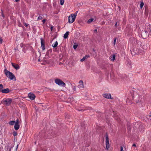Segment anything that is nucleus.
Here are the masks:
<instances>
[{"instance_id":"obj_1","label":"nucleus","mask_w":151,"mask_h":151,"mask_svg":"<svg viewBox=\"0 0 151 151\" xmlns=\"http://www.w3.org/2000/svg\"><path fill=\"white\" fill-rule=\"evenodd\" d=\"M55 82L56 84L61 86L64 87L66 85L65 83L59 78L55 79Z\"/></svg>"},{"instance_id":"obj_2","label":"nucleus","mask_w":151,"mask_h":151,"mask_svg":"<svg viewBox=\"0 0 151 151\" xmlns=\"http://www.w3.org/2000/svg\"><path fill=\"white\" fill-rule=\"evenodd\" d=\"M76 14H71L68 17V22L70 23H72L75 21Z\"/></svg>"},{"instance_id":"obj_3","label":"nucleus","mask_w":151,"mask_h":151,"mask_svg":"<svg viewBox=\"0 0 151 151\" xmlns=\"http://www.w3.org/2000/svg\"><path fill=\"white\" fill-rule=\"evenodd\" d=\"M3 101L5 105L8 106L11 104L12 101V99L10 98L4 99Z\"/></svg>"},{"instance_id":"obj_4","label":"nucleus","mask_w":151,"mask_h":151,"mask_svg":"<svg viewBox=\"0 0 151 151\" xmlns=\"http://www.w3.org/2000/svg\"><path fill=\"white\" fill-rule=\"evenodd\" d=\"M41 47L42 50L44 51L45 49V42L42 38H40Z\"/></svg>"},{"instance_id":"obj_5","label":"nucleus","mask_w":151,"mask_h":151,"mask_svg":"<svg viewBox=\"0 0 151 151\" xmlns=\"http://www.w3.org/2000/svg\"><path fill=\"white\" fill-rule=\"evenodd\" d=\"M9 78L11 80H13L14 79H15V80H16V78L14 75L13 73L11 72H9L8 75Z\"/></svg>"},{"instance_id":"obj_6","label":"nucleus","mask_w":151,"mask_h":151,"mask_svg":"<svg viewBox=\"0 0 151 151\" xmlns=\"http://www.w3.org/2000/svg\"><path fill=\"white\" fill-rule=\"evenodd\" d=\"M79 83V84L78 86V87L81 89H82L84 88L83 81L82 80H80Z\"/></svg>"},{"instance_id":"obj_7","label":"nucleus","mask_w":151,"mask_h":151,"mask_svg":"<svg viewBox=\"0 0 151 151\" xmlns=\"http://www.w3.org/2000/svg\"><path fill=\"white\" fill-rule=\"evenodd\" d=\"M147 32L146 31L142 32L141 35L143 39H146L147 37Z\"/></svg>"},{"instance_id":"obj_8","label":"nucleus","mask_w":151,"mask_h":151,"mask_svg":"<svg viewBox=\"0 0 151 151\" xmlns=\"http://www.w3.org/2000/svg\"><path fill=\"white\" fill-rule=\"evenodd\" d=\"M29 97L32 100H33L35 99V95L33 93H29L28 94Z\"/></svg>"},{"instance_id":"obj_9","label":"nucleus","mask_w":151,"mask_h":151,"mask_svg":"<svg viewBox=\"0 0 151 151\" xmlns=\"http://www.w3.org/2000/svg\"><path fill=\"white\" fill-rule=\"evenodd\" d=\"M104 97L108 99H112L113 98H111V95L109 93H106L104 94Z\"/></svg>"},{"instance_id":"obj_10","label":"nucleus","mask_w":151,"mask_h":151,"mask_svg":"<svg viewBox=\"0 0 151 151\" xmlns=\"http://www.w3.org/2000/svg\"><path fill=\"white\" fill-rule=\"evenodd\" d=\"M12 66L16 69L18 70L20 68L18 65L12 63H11Z\"/></svg>"},{"instance_id":"obj_11","label":"nucleus","mask_w":151,"mask_h":151,"mask_svg":"<svg viewBox=\"0 0 151 151\" xmlns=\"http://www.w3.org/2000/svg\"><path fill=\"white\" fill-rule=\"evenodd\" d=\"M10 92V90L9 88H6L5 89H3L1 91V92L4 93H7Z\"/></svg>"},{"instance_id":"obj_12","label":"nucleus","mask_w":151,"mask_h":151,"mask_svg":"<svg viewBox=\"0 0 151 151\" xmlns=\"http://www.w3.org/2000/svg\"><path fill=\"white\" fill-rule=\"evenodd\" d=\"M14 128L15 130H17L19 129V124H15L14 126Z\"/></svg>"},{"instance_id":"obj_13","label":"nucleus","mask_w":151,"mask_h":151,"mask_svg":"<svg viewBox=\"0 0 151 151\" xmlns=\"http://www.w3.org/2000/svg\"><path fill=\"white\" fill-rule=\"evenodd\" d=\"M69 32H67L64 35L63 37L64 39H66L68 37L69 35Z\"/></svg>"},{"instance_id":"obj_14","label":"nucleus","mask_w":151,"mask_h":151,"mask_svg":"<svg viewBox=\"0 0 151 151\" xmlns=\"http://www.w3.org/2000/svg\"><path fill=\"white\" fill-rule=\"evenodd\" d=\"M93 19H94L93 18H91L87 21V23L88 24L91 23L93 21Z\"/></svg>"},{"instance_id":"obj_15","label":"nucleus","mask_w":151,"mask_h":151,"mask_svg":"<svg viewBox=\"0 0 151 151\" xmlns=\"http://www.w3.org/2000/svg\"><path fill=\"white\" fill-rule=\"evenodd\" d=\"M15 121H12L9 122V124L10 125H13L15 124Z\"/></svg>"},{"instance_id":"obj_16","label":"nucleus","mask_w":151,"mask_h":151,"mask_svg":"<svg viewBox=\"0 0 151 151\" xmlns=\"http://www.w3.org/2000/svg\"><path fill=\"white\" fill-rule=\"evenodd\" d=\"M88 57V55H86L85 57H84L82 59H81V62L83 61L86 59Z\"/></svg>"},{"instance_id":"obj_17","label":"nucleus","mask_w":151,"mask_h":151,"mask_svg":"<svg viewBox=\"0 0 151 151\" xmlns=\"http://www.w3.org/2000/svg\"><path fill=\"white\" fill-rule=\"evenodd\" d=\"M58 45V42L57 41H56L55 42V43L54 44H53L52 45V46L54 47V48H55L56 47H57V45Z\"/></svg>"},{"instance_id":"obj_18","label":"nucleus","mask_w":151,"mask_h":151,"mask_svg":"<svg viewBox=\"0 0 151 151\" xmlns=\"http://www.w3.org/2000/svg\"><path fill=\"white\" fill-rule=\"evenodd\" d=\"M4 72L6 76H7L8 74H9V72H10L8 71L6 69H4Z\"/></svg>"},{"instance_id":"obj_19","label":"nucleus","mask_w":151,"mask_h":151,"mask_svg":"<svg viewBox=\"0 0 151 151\" xmlns=\"http://www.w3.org/2000/svg\"><path fill=\"white\" fill-rule=\"evenodd\" d=\"M115 55H113L111 56V60L112 61H114V60H115Z\"/></svg>"},{"instance_id":"obj_20","label":"nucleus","mask_w":151,"mask_h":151,"mask_svg":"<svg viewBox=\"0 0 151 151\" xmlns=\"http://www.w3.org/2000/svg\"><path fill=\"white\" fill-rule=\"evenodd\" d=\"M106 147L107 149H108L109 147V142H106Z\"/></svg>"},{"instance_id":"obj_21","label":"nucleus","mask_w":151,"mask_h":151,"mask_svg":"<svg viewBox=\"0 0 151 151\" xmlns=\"http://www.w3.org/2000/svg\"><path fill=\"white\" fill-rule=\"evenodd\" d=\"M106 142H109V139L108 138V135L106 134Z\"/></svg>"},{"instance_id":"obj_22","label":"nucleus","mask_w":151,"mask_h":151,"mask_svg":"<svg viewBox=\"0 0 151 151\" xmlns=\"http://www.w3.org/2000/svg\"><path fill=\"white\" fill-rule=\"evenodd\" d=\"M3 86L2 84H0V91L1 92V91L3 90Z\"/></svg>"},{"instance_id":"obj_23","label":"nucleus","mask_w":151,"mask_h":151,"mask_svg":"<svg viewBox=\"0 0 151 151\" xmlns=\"http://www.w3.org/2000/svg\"><path fill=\"white\" fill-rule=\"evenodd\" d=\"M144 5V4L143 2H141L140 4V7L142 9Z\"/></svg>"},{"instance_id":"obj_24","label":"nucleus","mask_w":151,"mask_h":151,"mask_svg":"<svg viewBox=\"0 0 151 151\" xmlns=\"http://www.w3.org/2000/svg\"><path fill=\"white\" fill-rule=\"evenodd\" d=\"M64 2V0H60V4L61 5H63Z\"/></svg>"},{"instance_id":"obj_25","label":"nucleus","mask_w":151,"mask_h":151,"mask_svg":"<svg viewBox=\"0 0 151 151\" xmlns=\"http://www.w3.org/2000/svg\"><path fill=\"white\" fill-rule=\"evenodd\" d=\"M13 135L14 136H16L17 135V132H15V131L13 132Z\"/></svg>"},{"instance_id":"obj_26","label":"nucleus","mask_w":151,"mask_h":151,"mask_svg":"<svg viewBox=\"0 0 151 151\" xmlns=\"http://www.w3.org/2000/svg\"><path fill=\"white\" fill-rule=\"evenodd\" d=\"M19 119H17L16 121H15V124H19Z\"/></svg>"},{"instance_id":"obj_27","label":"nucleus","mask_w":151,"mask_h":151,"mask_svg":"<svg viewBox=\"0 0 151 151\" xmlns=\"http://www.w3.org/2000/svg\"><path fill=\"white\" fill-rule=\"evenodd\" d=\"M116 40V38L115 37V38H114V45H115Z\"/></svg>"},{"instance_id":"obj_28","label":"nucleus","mask_w":151,"mask_h":151,"mask_svg":"<svg viewBox=\"0 0 151 151\" xmlns=\"http://www.w3.org/2000/svg\"><path fill=\"white\" fill-rule=\"evenodd\" d=\"M78 46V45H74L73 46V48L76 50Z\"/></svg>"},{"instance_id":"obj_29","label":"nucleus","mask_w":151,"mask_h":151,"mask_svg":"<svg viewBox=\"0 0 151 151\" xmlns=\"http://www.w3.org/2000/svg\"><path fill=\"white\" fill-rule=\"evenodd\" d=\"M24 25L26 27H27L29 25V24H27L26 23H24Z\"/></svg>"},{"instance_id":"obj_30","label":"nucleus","mask_w":151,"mask_h":151,"mask_svg":"<svg viewBox=\"0 0 151 151\" xmlns=\"http://www.w3.org/2000/svg\"><path fill=\"white\" fill-rule=\"evenodd\" d=\"M42 19V17L41 16H39L38 18H37V20H41Z\"/></svg>"},{"instance_id":"obj_31","label":"nucleus","mask_w":151,"mask_h":151,"mask_svg":"<svg viewBox=\"0 0 151 151\" xmlns=\"http://www.w3.org/2000/svg\"><path fill=\"white\" fill-rule=\"evenodd\" d=\"M1 15L2 16V17L4 18V14L3 13V10H1Z\"/></svg>"},{"instance_id":"obj_32","label":"nucleus","mask_w":151,"mask_h":151,"mask_svg":"<svg viewBox=\"0 0 151 151\" xmlns=\"http://www.w3.org/2000/svg\"><path fill=\"white\" fill-rule=\"evenodd\" d=\"M3 41V39H2L1 37H0V44H2Z\"/></svg>"},{"instance_id":"obj_33","label":"nucleus","mask_w":151,"mask_h":151,"mask_svg":"<svg viewBox=\"0 0 151 151\" xmlns=\"http://www.w3.org/2000/svg\"><path fill=\"white\" fill-rule=\"evenodd\" d=\"M46 19H44L43 20H42V22L43 24H44L45 23V21H46Z\"/></svg>"},{"instance_id":"obj_34","label":"nucleus","mask_w":151,"mask_h":151,"mask_svg":"<svg viewBox=\"0 0 151 151\" xmlns=\"http://www.w3.org/2000/svg\"><path fill=\"white\" fill-rule=\"evenodd\" d=\"M18 25L19 27H22V26L21 24L20 23L18 24Z\"/></svg>"},{"instance_id":"obj_35","label":"nucleus","mask_w":151,"mask_h":151,"mask_svg":"<svg viewBox=\"0 0 151 151\" xmlns=\"http://www.w3.org/2000/svg\"><path fill=\"white\" fill-rule=\"evenodd\" d=\"M123 151V147L122 146H121L120 147V151Z\"/></svg>"},{"instance_id":"obj_36","label":"nucleus","mask_w":151,"mask_h":151,"mask_svg":"<svg viewBox=\"0 0 151 151\" xmlns=\"http://www.w3.org/2000/svg\"><path fill=\"white\" fill-rule=\"evenodd\" d=\"M97 29H95L94 30V32L95 33H96L97 32Z\"/></svg>"},{"instance_id":"obj_37","label":"nucleus","mask_w":151,"mask_h":151,"mask_svg":"<svg viewBox=\"0 0 151 151\" xmlns=\"http://www.w3.org/2000/svg\"><path fill=\"white\" fill-rule=\"evenodd\" d=\"M53 28V26H51L50 27V30H51V31L52 30Z\"/></svg>"},{"instance_id":"obj_38","label":"nucleus","mask_w":151,"mask_h":151,"mask_svg":"<svg viewBox=\"0 0 151 151\" xmlns=\"http://www.w3.org/2000/svg\"><path fill=\"white\" fill-rule=\"evenodd\" d=\"M48 51H49V52H50V53L51 52H52V50L51 49H50Z\"/></svg>"},{"instance_id":"obj_39","label":"nucleus","mask_w":151,"mask_h":151,"mask_svg":"<svg viewBox=\"0 0 151 151\" xmlns=\"http://www.w3.org/2000/svg\"><path fill=\"white\" fill-rule=\"evenodd\" d=\"M73 89L74 90V91H76V87L74 86L73 87Z\"/></svg>"},{"instance_id":"obj_40","label":"nucleus","mask_w":151,"mask_h":151,"mask_svg":"<svg viewBox=\"0 0 151 151\" xmlns=\"http://www.w3.org/2000/svg\"><path fill=\"white\" fill-rule=\"evenodd\" d=\"M132 146H134V147H136V145L135 144H134L132 145Z\"/></svg>"},{"instance_id":"obj_41","label":"nucleus","mask_w":151,"mask_h":151,"mask_svg":"<svg viewBox=\"0 0 151 151\" xmlns=\"http://www.w3.org/2000/svg\"><path fill=\"white\" fill-rule=\"evenodd\" d=\"M49 56V54L47 53H46L45 55V56Z\"/></svg>"},{"instance_id":"obj_42","label":"nucleus","mask_w":151,"mask_h":151,"mask_svg":"<svg viewBox=\"0 0 151 151\" xmlns=\"http://www.w3.org/2000/svg\"><path fill=\"white\" fill-rule=\"evenodd\" d=\"M115 26L116 27H117V22H116V23L115 24Z\"/></svg>"},{"instance_id":"obj_43","label":"nucleus","mask_w":151,"mask_h":151,"mask_svg":"<svg viewBox=\"0 0 151 151\" xmlns=\"http://www.w3.org/2000/svg\"><path fill=\"white\" fill-rule=\"evenodd\" d=\"M18 145H17V147H16V150H17V149L18 148Z\"/></svg>"},{"instance_id":"obj_44","label":"nucleus","mask_w":151,"mask_h":151,"mask_svg":"<svg viewBox=\"0 0 151 151\" xmlns=\"http://www.w3.org/2000/svg\"><path fill=\"white\" fill-rule=\"evenodd\" d=\"M20 0H15V1L16 2H18Z\"/></svg>"},{"instance_id":"obj_45","label":"nucleus","mask_w":151,"mask_h":151,"mask_svg":"<svg viewBox=\"0 0 151 151\" xmlns=\"http://www.w3.org/2000/svg\"><path fill=\"white\" fill-rule=\"evenodd\" d=\"M49 53H50V52H49V51H47L46 53H47L49 54Z\"/></svg>"},{"instance_id":"obj_46","label":"nucleus","mask_w":151,"mask_h":151,"mask_svg":"<svg viewBox=\"0 0 151 151\" xmlns=\"http://www.w3.org/2000/svg\"><path fill=\"white\" fill-rule=\"evenodd\" d=\"M20 46H21V47H22V44H21Z\"/></svg>"},{"instance_id":"obj_47","label":"nucleus","mask_w":151,"mask_h":151,"mask_svg":"<svg viewBox=\"0 0 151 151\" xmlns=\"http://www.w3.org/2000/svg\"><path fill=\"white\" fill-rule=\"evenodd\" d=\"M45 62H46L47 63H49V62H46V61H45Z\"/></svg>"},{"instance_id":"obj_48","label":"nucleus","mask_w":151,"mask_h":151,"mask_svg":"<svg viewBox=\"0 0 151 151\" xmlns=\"http://www.w3.org/2000/svg\"><path fill=\"white\" fill-rule=\"evenodd\" d=\"M77 12H78V11H77L76 12V13H77Z\"/></svg>"},{"instance_id":"obj_49","label":"nucleus","mask_w":151,"mask_h":151,"mask_svg":"<svg viewBox=\"0 0 151 151\" xmlns=\"http://www.w3.org/2000/svg\"><path fill=\"white\" fill-rule=\"evenodd\" d=\"M11 150V149H10V151Z\"/></svg>"}]
</instances>
